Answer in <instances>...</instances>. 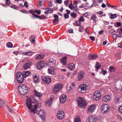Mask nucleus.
I'll return each instance as SVG.
<instances>
[{"instance_id": "obj_38", "label": "nucleus", "mask_w": 122, "mask_h": 122, "mask_svg": "<svg viewBox=\"0 0 122 122\" xmlns=\"http://www.w3.org/2000/svg\"><path fill=\"white\" fill-rule=\"evenodd\" d=\"M109 69L110 71L113 72L115 71V68L113 66H111L109 67Z\"/></svg>"}, {"instance_id": "obj_61", "label": "nucleus", "mask_w": 122, "mask_h": 122, "mask_svg": "<svg viewBox=\"0 0 122 122\" xmlns=\"http://www.w3.org/2000/svg\"><path fill=\"white\" fill-rule=\"evenodd\" d=\"M90 38L91 40L93 41H94L95 40V37L93 36H90Z\"/></svg>"}, {"instance_id": "obj_10", "label": "nucleus", "mask_w": 122, "mask_h": 122, "mask_svg": "<svg viewBox=\"0 0 122 122\" xmlns=\"http://www.w3.org/2000/svg\"><path fill=\"white\" fill-rule=\"evenodd\" d=\"M65 114L62 110L58 112L57 114L58 118L59 120H61L64 118Z\"/></svg>"}, {"instance_id": "obj_44", "label": "nucleus", "mask_w": 122, "mask_h": 122, "mask_svg": "<svg viewBox=\"0 0 122 122\" xmlns=\"http://www.w3.org/2000/svg\"><path fill=\"white\" fill-rule=\"evenodd\" d=\"M90 7V5H89L88 3H87L85 5L84 8L85 9H87L88 8H89Z\"/></svg>"}, {"instance_id": "obj_55", "label": "nucleus", "mask_w": 122, "mask_h": 122, "mask_svg": "<svg viewBox=\"0 0 122 122\" xmlns=\"http://www.w3.org/2000/svg\"><path fill=\"white\" fill-rule=\"evenodd\" d=\"M119 111L120 113H122V104L119 107Z\"/></svg>"}, {"instance_id": "obj_8", "label": "nucleus", "mask_w": 122, "mask_h": 122, "mask_svg": "<svg viewBox=\"0 0 122 122\" xmlns=\"http://www.w3.org/2000/svg\"><path fill=\"white\" fill-rule=\"evenodd\" d=\"M62 85L61 84H59L55 85L53 89V92L55 93H57L62 88Z\"/></svg>"}, {"instance_id": "obj_43", "label": "nucleus", "mask_w": 122, "mask_h": 122, "mask_svg": "<svg viewBox=\"0 0 122 122\" xmlns=\"http://www.w3.org/2000/svg\"><path fill=\"white\" fill-rule=\"evenodd\" d=\"M48 72L49 74H51L53 75L54 74V72L53 70H52L51 69H48Z\"/></svg>"}, {"instance_id": "obj_64", "label": "nucleus", "mask_w": 122, "mask_h": 122, "mask_svg": "<svg viewBox=\"0 0 122 122\" xmlns=\"http://www.w3.org/2000/svg\"><path fill=\"white\" fill-rule=\"evenodd\" d=\"M83 16L84 17H87V16H89L88 13L87 12L85 13L84 14Z\"/></svg>"}, {"instance_id": "obj_23", "label": "nucleus", "mask_w": 122, "mask_h": 122, "mask_svg": "<svg viewBox=\"0 0 122 122\" xmlns=\"http://www.w3.org/2000/svg\"><path fill=\"white\" fill-rule=\"evenodd\" d=\"M34 92L35 96H36L40 97H42V93L37 91L36 90H34Z\"/></svg>"}, {"instance_id": "obj_26", "label": "nucleus", "mask_w": 122, "mask_h": 122, "mask_svg": "<svg viewBox=\"0 0 122 122\" xmlns=\"http://www.w3.org/2000/svg\"><path fill=\"white\" fill-rule=\"evenodd\" d=\"M31 63L30 62L25 63L23 66L24 68L25 69L29 68L31 66Z\"/></svg>"}, {"instance_id": "obj_5", "label": "nucleus", "mask_w": 122, "mask_h": 122, "mask_svg": "<svg viewBox=\"0 0 122 122\" xmlns=\"http://www.w3.org/2000/svg\"><path fill=\"white\" fill-rule=\"evenodd\" d=\"M110 108L109 107V106L107 104L103 105L101 107V110L102 113L106 114L108 113Z\"/></svg>"}, {"instance_id": "obj_37", "label": "nucleus", "mask_w": 122, "mask_h": 122, "mask_svg": "<svg viewBox=\"0 0 122 122\" xmlns=\"http://www.w3.org/2000/svg\"><path fill=\"white\" fill-rule=\"evenodd\" d=\"M30 41L33 43H35V38L34 36H31L30 37Z\"/></svg>"}, {"instance_id": "obj_32", "label": "nucleus", "mask_w": 122, "mask_h": 122, "mask_svg": "<svg viewBox=\"0 0 122 122\" xmlns=\"http://www.w3.org/2000/svg\"><path fill=\"white\" fill-rule=\"evenodd\" d=\"M78 90V91L79 92L81 93H84L86 92L85 90H84V89H83V88L80 87V86H79Z\"/></svg>"}, {"instance_id": "obj_59", "label": "nucleus", "mask_w": 122, "mask_h": 122, "mask_svg": "<svg viewBox=\"0 0 122 122\" xmlns=\"http://www.w3.org/2000/svg\"><path fill=\"white\" fill-rule=\"evenodd\" d=\"M68 32L70 33H73V30L72 29H70L68 30Z\"/></svg>"}, {"instance_id": "obj_35", "label": "nucleus", "mask_w": 122, "mask_h": 122, "mask_svg": "<svg viewBox=\"0 0 122 122\" xmlns=\"http://www.w3.org/2000/svg\"><path fill=\"white\" fill-rule=\"evenodd\" d=\"M45 9L49 13H51L53 12V10L51 8H45Z\"/></svg>"}, {"instance_id": "obj_60", "label": "nucleus", "mask_w": 122, "mask_h": 122, "mask_svg": "<svg viewBox=\"0 0 122 122\" xmlns=\"http://www.w3.org/2000/svg\"><path fill=\"white\" fill-rule=\"evenodd\" d=\"M54 19H58V18H59L58 16L56 14H54Z\"/></svg>"}, {"instance_id": "obj_17", "label": "nucleus", "mask_w": 122, "mask_h": 122, "mask_svg": "<svg viewBox=\"0 0 122 122\" xmlns=\"http://www.w3.org/2000/svg\"><path fill=\"white\" fill-rule=\"evenodd\" d=\"M98 56L94 54L92 55L91 54L89 55L88 57L90 60H94L96 59L98 57Z\"/></svg>"}, {"instance_id": "obj_36", "label": "nucleus", "mask_w": 122, "mask_h": 122, "mask_svg": "<svg viewBox=\"0 0 122 122\" xmlns=\"http://www.w3.org/2000/svg\"><path fill=\"white\" fill-rule=\"evenodd\" d=\"M74 122H81V119L79 116H77L75 119Z\"/></svg>"}, {"instance_id": "obj_19", "label": "nucleus", "mask_w": 122, "mask_h": 122, "mask_svg": "<svg viewBox=\"0 0 122 122\" xmlns=\"http://www.w3.org/2000/svg\"><path fill=\"white\" fill-rule=\"evenodd\" d=\"M49 62H48L47 63V64L49 65H52V66H55L56 60L53 58H51L49 60Z\"/></svg>"}, {"instance_id": "obj_22", "label": "nucleus", "mask_w": 122, "mask_h": 122, "mask_svg": "<svg viewBox=\"0 0 122 122\" xmlns=\"http://www.w3.org/2000/svg\"><path fill=\"white\" fill-rule=\"evenodd\" d=\"M80 86V87H81L83 88V89H84V90H85L86 91L87 90L89 89V86L85 84H81Z\"/></svg>"}, {"instance_id": "obj_24", "label": "nucleus", "mask_w": 122, "mask_h": 122, "mask_svg": "<svg viewBox=\"0 0 122 122\" xmlns=\"http://www.w3.org/2000/svg\"><path fill=\"white\" fill-rule=\"evenodd\" d=\"M111 98L110 96L109 95L104 96L102 98V101L104 102H107Z\"/></svg>"}, {"instance_id": "obj_29", "label": "nucleus", "mask_w": 122, "mask_h": 122, "mask_svg": "<svg viewBox=\"0 0 122 122\" xmlns=\"http://www.w3.org/2000/svg\"><path fill=\"white\" fill-rule=\"evenodd\" d=\"M22 54L23 55H27L28 56H30L32 55L33 53L32 51H29L23 52Z\"/></svg>"}, {"instance_id": "obj_28", "label": "nucleus", "mask_w": 122, "mask_h": 122, "mask_svg": "<svg viewBox=\"0 0 122 122\" xmlns=\"http://www.w3.org/2000/svg\"><path fill=\"white\" fill-rule=\"evenodd\" d=\"M53 99L48 100L46 101V105H47L49 106H50L51 105L52 103V101Z\"/></svg>"}, {"instance_id": "obj_3", "label": "nucleus", "mask_w": 122, "mask_h": 122, "mask_svg": "<svg viewBox=\"0 0 122 122\" xmlns=\"http://www.w3.org/2000/svg\"><path fill=\"white\" fill-rule=\"evenodd\" d=\"M78 106L81 107L82 108L85 107L87 104L85 99L82 97H80L77 100Z\"/></svg>"}, {"instance_id": "obj_20", "label": "nucleus", "mask_w": 122, "mask_h": 122, "mask_svg": "<svg viewBox=\"0 0 122 122\" xmlns=\"http://www.w3.org/2000/svg\"><path fill=\"white\" fill-rule=\"evenodd\" d=\"M75 85L73 83L70 84L69 86H68L67 87V89L68 92H70L72 90L74 89L75 87Z\"/></svg>"}, {"instance_id": "obj_41", "label": "nucleus", "mask_w": 122, "mask_h": 122, "mask_svg": "<svg viewBox=\"0 0 122 122\" xmlns=\"http://www.w3.org/2000/svg\"><path fill=\"white\" fill-rule=\"evenodd\" d=\"M33 16H32V17L34 18V16H35V17H36L37 18H39L40 19H42V18H41V16H38L37 15L34 14H33Z\"/></svg>"}, {"instance_id": "obj_51", "label": "nucleus", "mask_w": 122, "mask_h": 122, "mask_svg": "<svg viewBox=\"0 0 122 122\" xmlns=\"http://www.w3.org/2000/svg\"><path fill=\"white\" fill-rule=\"evenodd\" d=\"M55 1L56 3H57L59 4H61L62 2L61 0H55Z\"/></svg>"}, {"instance_id": "obj_31", "label": "nucleus", "mask_w": 122, "mask_h": 122, "mask_svg": "<svg viewBox=\"0 0 122 122\" xmlns=\"http://www.w3.org/2000/svg\"><path fill=\"white\" fill-rule=\"evenodd\" d=\"M101 65L99 62H97L96 65L95 66V67L97 70H98L99 69L101 68Z\"/></svg>"}, {"instance_id": "obj_21", "label": "nucleus", "mask_w": 122, "mask_h": 122, "mask_svg": "<svg viewBox=\"0 0 122 122\" xmlns=\"http://www.w3.org/2000/svg\"><path fill=\"white\" fill-rule=\"evenodd\" d=\"M117 32L118 34L117 35L118 37H122V27L121 26L120 28L118 29L117 30Z\"/></svg>"}, {"instance_id": "obj_12", "label": "nucleus", "mask_w": 122, "mask_h": 122, "mask_svg": "<svg viewBox=\"0 0 122 122\" xmlns=\"http://www.w3.org/2000/svg\"><path fill=\"white\" fill-rule=\"evenodd\" d=\"M37 114L38 115L41 117L42 120L44 119V117L45 115V113L43 110H40Z\"/></svg>"}, {"instance_id": "obj_15", "label": "nucleus", "mask_w": 122, "mask_h": 122, "mask_svg": "<svg viewBox=\"0 0 122 122\" xmlns=\"http://www.w3.org/2000/svg\"><path fill=\"white\" fill-rule=\"evenodd\" d=\"M67 96L64 95H61L60 98V102L61 103H64L66 101Z\"/></svg>"}, {"instance_id": "obj_39", "label": "nucleus", "mask_w": 122, "mask_h": 122, "mask_svg": "<svg viewBox=\"0 0 122 122\" xmlns=\"http://www.w3.org/2000/svg\"><path fill=\"white\" fill-rule=\"evenodd\" d=\"M77 15L74 12L72 13L71 14V15L72 17L73 18H76L77 16Z\"/></svg>"}, {"instance_id": "obj_58", "label": "nucleus", "mask_w": 122, "mask_h": 122, "mask_svg": "<svg viewBox=\"0 0 122 122\" xmlns=\"http://www.w3.org/2000/svg\"><path fill=\"white\" fill-rule=\"evenodd\" d=\"M24 6H25L26 8H27L28 7V5L27 4V1H25V2L24 3Z\"/></svg>"}, {"instance_id": "obj_57", "label": "nucleus", "mask_w": 122, "mask_h": 122, "mask_svg": "<svg viewBox=\"0 0 122 122\" xmlns=\"http://www.w3.org/2000/svg\"><path fill=\"white\" fill-rule=\"evenodd\" d=\"M4 102L2 100H0V107H1L4 105Z\"/></svg>"}, {"instance_id": "obj_13", "label": "nucleus", "mask_w": 122, "mask_h": 122, "mask_svg": "<svg viewBox=\"0 0 122 122\" xmlns=\"http://www.w3.org/2000/svg\"><path fill=\"white\" fill-rule=\"evenodd\" d=\"M85 73L82 71H81L78 73L77 77V79L78 81H80L82 80L84 77Z\"/></svg>"}, {"instance_id": "obj_6", "label": "nucleus", "mask_w": 122, "mask_h": 122, "mask_svg": "<svg viewBox=\"0 0 122 122\" xmlns=\"http://www.w3.org/2000/svg\"><path fill=\"white\" fill-rule=\"evenodd\" d=\"M16 78L18 82L21 83H22L24 80V77L22 73L19 72L16 74Z\"/></svg>"}, {"instance_id": "obj_11", "label": "nucleus", "mask_w": 122, "mask_h": 122, "mask_svg": "<svg viewBox=\"0 0 122 122\" xmlns=\"http://www.w3.org/2000/svg\"><path fill=\"white\" fill-rule=\"evenodd\" d=\"M45 64V62L44 61H39L37 65V68L39 70H41L44 67Z\"/></svg>"}, {"instance_id": "obj_16", "label": "nucleus", "mask_w": 122, "mask_h": 122, "mask_svg": "<svg viewBox=\"0 0 122 122\" xmlns=\"http://www.w3.org/2000/svg\"><path fill=\"white\" fill-rule=\"evenodd\" d=\"M67 58L66 56L64 57L60 60V61L62 64L63 65H65L67 63Z\"/></svg>"}, {"instance_id": "obj_47", "label": "nucleus", "mask_w": 122, "mask_h": 122, "mask_svg": "<svg viewBox=\"0 0 122 122\" xmlns=\"http://www.w3.org/2000/svg\"><path fill=\"white\" fill-rule=\"evenodd\" d=\"M10 7L11 8L15 10L17 9V8H18V7L15 5H10Z\"/></svg>"}, {"instance_id": "obj_56", "label": "nucleus", "mask_w": 122, "mask_h": 122, "mask_svg": "<svg viewBox=\"0 0 122 122\" xmlns=\"http://www.w3.org/2000/svg\"><path fill=\"white\" fill-rule=\"evenodd\" d=\"M101 72L103 75H104L107 73V72L106 71L103 70Z\"/></svg>"}, {"instance_id": "obj_53", "label": "nucleus", "mask_w": 122, "mask_h": 122, "mask_svg": "<svg viewBox=\"0 0 122 122\" xmlns=\"http://www.w3.org/2000/svg\"><path fill=\"white\" fill-rule=\"evenodd\" d=\"M119 99L118 97L115 98L114 99V101L115 103H117L119 101Z\"/></svg>"}, {"instance_id": "obj_33", "label": "nucleus", "mask_w": 122, "mask_h": 122, "mask_svg": "<svg viewBox=\"0 0 122 122\" xmlns=\"http://www.w3.org/2000/svg\"><path fill=\"white\" fill-rule=\"evenodd\" d=\"M44 56V55H43L41 54L39 55L36 56V59L37 60H39L43 58Z\"/></svg>"}, {"instance_id": "obj_7", "label": "nucleus", "mask_w": 122, "mask_h": 122, "mask_svg": "<svg viewBox=\"0 0 122 122\" xmlns=\"http://www.w3.org/2000/svg\"><path fill=\"white\" fill-rule=\"evenodd\" d=\"M93 97L94 100L96 101L99 100L101 98V94L100 92L98 91L95 92Z\"/></svg>"}, {"instance_id": "obj_4", "label": "nucleus", "mask_w": 122, "mask_h": 122, "mask_svg": "<svg viewBox=\"0 0 122 122\" xmlns=\"http://www.w3.org/2000/svg\"><path fill=\"white\" fill-rule=\"evenodd\" d=\"M41 79L43 82L47 84H49L51 81V78L47 76H42L41 78Z\"/></svg>"}, {"instance_id": "obj_14", "label": "nucleus", "mask_w": 122, "mask_h": 122, "mask_svg": "<svg viewBox=\"0 0 122 122\" xmlns=\"http://www.w3.org/2000/svg\"><path fill=\"white\" fill-rule=\"evenodd\" d=\"M96 107L95 105H91L88 107V111L89 112H92L94 111Z\"/></svg>"}, {"instance_id": "obj_46", "label": "nucleus", "mask_w": 122, "mask_h": 122, "mask_svg": "<svg viewBox=\"0 0 122 122\" xmlns=\"http://www.w3.org/2000/svg\"><path fill=\"white\" fill-rule=\"evenodd\" d=\"M34 12L37 13L38 14H40L41 13V11L38 9H35Z\"/></svg>"}, {"instance_id": "obj_45", "label": "nucleus", "mask_w": 122, "mask_h": 122, "mask_svg": "<svg viewBox=\"0 0 122 122\" xmlns=\"http://www.w3.org/2000/svg\"><path fill=\"white\" fill-rule=\"evenodd\" d=\"M117 16V14H112L110 16L111 18V19H113L116 18Z\"/></svg>"}, {"instance_id": "obj_9", "label": "nucleus", "mask_w": 122, "mask_h": 122, "mask_svg": "<svg viewBox=\"0 0 122 122\" xmlns=\"http://www.w3.org/2000/svg\"><path fill=\"white\" fill-rule=\"evenodd\" d=\"M97 119L94 116H90L86 119V122H97Z\"/></svg>"}, {"instance_id": "obj_30", "label": "nucleus", "mask_w": 122, "mask_h": 122, "mask_svg": "<svg viewBox=\"0 0 122 122\" xmlns=\"http://www.w3.org/2000/svg\"><path fill=\"white\" fill-rule=\"evenodd\" d=\"M45 1V0H39V2L38 3L37 6H41L44 3Z\"/></svg>"}, {"instance_id": "obj_42", "label": "nucleus", "mask_w": 122, "mask_h": 122, "mask_svg": "<svg viewBox=\"0 0 122 122\" xmlns=\"http://www.w3.org/2000/svg\"><path fill=\"white\" fill-rule=\"evenodd\" d=\"M6 46L8 47L11 48L12 47L13 45L11 42H8L7 43Z\"/></svg>"}, {"instance_id": "obj_63", "label": "nucleus", "mask_w": 122, "mask_h": 122, "mask_svg": "<svg viewBox=\"0 0 122 122\" xmlns=\"http://www.w3.org/2000/svg\"><path fill=\"white\" fill-rule=\"evenodd\" d=\"M69 2V1L68 0H66V1L64 2V4L66 5V6L68 4Z\"/></svg>"}, {"instance_id": "obj_48", "label": "nucleus", "mask_w": 122, "mask_h": 122, "mask_svg": "<svg viewBox=\"0 0 122 122\" xmlns=\"http://www.w3.org/2000/svg\"><path fill=\"white\" fill-rule=\"evenodd\" d=\"M68 7L71 9H73V5H72V2L71 1V3L69 4L68 6Z\"/></svg>"}, {"instance_id": "obj_50", "label": "nucleus", "mask_w": 122, "mask_h": 122, "mask_svg": "<svg viewBox=\"0 0 122 122\" xmlns=\"http://www.w3.org/2000/svg\"><path fill=\"white\" fill-rule=\"evenodd\" d=\"M76 26H81V23H80L79 21H76Z\"/></svg>"}, {"instance_id": "obj_62", "label": "nucleus", "mask_w": 122, "mask_h": 122, "mask_svg": "<svg viewBox=\"0 0 122 122\" xmlns=\"http://www.w3.org/2000/svg\"><path fill=\"white\" fill-rule=\"evenodd\" d=\"M106 5H107L108 6V7H116V6H114L111 5H110L108 3H107V4H106Z\"/></svg>"}, {"instance_id": "obj_27", "label": "nucleus", "mask_w": 122, "mask_h": 122, "mask_svg": "<svg viewBox=\"0 0 122 122\" xmlns=\"http://www.w3.org/2000/svg\"><path fill=\"white\" fill-rule=\"evenodd\" d=\"M91 20H93V21L95 22H96L97 21V18L96 15L95 14H93L91 17Z\"/></svg>"}, {"instance_id": "obj_40", "label": "nucleus", "mask_w": 122, "mask_h": 122, "mask_svg": "<svg viewBox=\"0 0 122 122\" xmlns=\"http://www.w3.org/2000/svg\"><path fill=\"white\" fill-rule=\"evenodd\" d=\"M114 25L116 27H118L121 25V24L120 22H117L115 23Z\"/></svg>"}, {"instance_id": "obj_52", "label": "nucleus", "mask_w": 122, "mask_h": 122, "mask_svg": "<svg viewBox=\"0 0 122 122\" xmlns=\"http://www.w3.org/2000/svg\"><path fill=\"white\" fill-rule=\"evenodd\" d=\"M64 17L65 19L68 18L69 17V15L67 14H64Z\"/></svg>"}, {"instance_id": "obj_1", "label": "nucleus", "mask_w": 122, "mask_h": 122, "mask_svg": "<svg viewBox=\"0 0 122 122\" xmlns=\"http://www.w3.org/2000/svg\"><path fill=\"white\" fill-rule=\"evenodd\" d=\"M26 103L27 107L30 110L31 115H33L36 112L37 109L39 106L37 101H32L31 98L28 97L26 99Z\"/></svg>"}, {"instance_id": "obj_54", "label": "nucleus", "mask_w": 122, "mask_h": 122, "mask_svg": "<svg viewBox=\"0 0 122 122\" xmlns=\"http://www.w3.org/2000/svg\"><path fill=\"white\" fill-rule=\"evenodd\" d=\"M84 20V17L83 16H81L79 20V21L80 22H81L83 21V20Z\"/></svg>"}, {"instance_id": "obj_25", "label": "nucleus", "mask_w": 122, "mask_h": 122, "mask_svg": "<svg viewBox=\"0 0 122 122\" xmlns=\"http://www.w3.org/2000/svg\"><path fill=\"white\" fill-rule=\"evenodd\" d=\"M33 77V80L35 83H37L40 80L38 76L36 75H35Z\"/></svg>"}, {"instance_id": "obj_18", "label": "nucleus", "mask_w": 122, "mask_h": 122, "mask_svg": "<svg viewBox=\"0 0 122 122\" xmlns=\"http://www.w3.org/2000/svg\"><path fill=\"white\" fill-rule=\"evenodd\" d=\"M67 67L68 69L71 71L73 70L75 68L74 64L73 63L68 64L67 65Z\"/></svg>"}, {"instance_id": "obj_2", "label": "nucleus", "mask_w": 122, "mask_h": 122, "mask_svg": "<svg viewBox=\"0 0 122 122\" xmlns=\"http://www.w3.org/2000/svg\"><path fill=\"white\" fill-rule=\"evenodd\" d=\"M18 90L20 93L22 95L25 94L28 91L27 88L26 86L22 84L19 85Z\"/></svg>"}, {"instance_id": "obj_49", "label": "nucleus", "mask_w": 122, "mask_h": 122, "mask_svg": "<svg viewBox=\"0 0 122 122\" xmlns=\"http://www.w3.org/2000/svg\"><path fill=\"white\" fill-rule=\"evenodd\" d=\"M59 21L58 19H53L52 21V23H58Z\"/></svg>"}, {"instance_id": "obj_34", "label": "nucleus", "mask_w": 122, "mask_h": 122, "mask_svg": "<svg viewBox=\"0 0 122 122\" xmlns=\"http://www.w3.org/2000/svg\"><path fill=\"white\" fill-rule=\"evenodd\" d=\"M24 72V73L23 74V77H26L27 76L29 75L30 73V72L29 71H26Z\"/></svg>"}]
</instances>
